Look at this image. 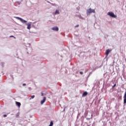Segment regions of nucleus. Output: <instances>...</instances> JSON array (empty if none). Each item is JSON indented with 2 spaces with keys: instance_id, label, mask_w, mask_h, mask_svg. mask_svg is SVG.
<instances>
[{
  "instance_id": "obj_1",
  "label": "nucleus",
  "mask_w": 126,
  "mask_h": 126,
  "mask_svg": "<svg viewBox=\"0 0 126 126\" xmlns=\"http://www.w3.org/2000/svg\"><path fill=\"white\" fill-rule=\"evenodd\" d=\"M91 13H95V10L90 8L87 10V14L90 15Z\"/></svg>"
},
{
  "instance_id": "obj_2",
  "label": "nucleus",
  "mask_w": 126,
  "mask_h": 126,
  "mask_svg": "<svg viewBox=\"0 0 126 126\" xmlns=\"http://www.w3.org/2000/svg\"><path fill=\"white\" fill-rule=\"evenodd\" d=\"M107 15H109L110 17H112V18H117V15H115L113 12H108Z\"/></svg>"
},
{
  "instance_id": "obj_3",
  "label": "nucleus",
  "mask_w": 126,
  "mask_h": 126,
  "mask_svg": "<svg viewBox=\"0 0 126 126\" xmlns=\"http://www.w3.org/2000/svg\"><path fill=\"white\" fill-rule=\"evenodd\" d=\"M17 19H18V20H20L21 22H22V23H27V21H26V20L23 19L22 18H20V17H17Z\"/></svg>"
},
{
  "instance_id": "obj_4",
  "label": "nucleus",
  "mask_w": 126,
  "mask_h": 126,
  "mask_svg": "<svg viewBox=\"0 0 126 126\" xmlns=\"http://www.w3.org/2000/svg\"><path fill=\"white\" fill-rule=\"evenodd\" d=\"M124 104H126V92H125L124 96Z\"/></svg>"
},
{
  "instance_id": "obj_5",
  "label": "nucleus",
  "mask_w": 126,
  "mask_h": 126,
  "mask_svg": "<svg viewBox=\"0 0 126 126\" xmlns=\"http://www.w3.org/2000/svg\"><path fill=\"white\" fill-rule=\"evenodd\" d=\"M52 30L54 31H58L59 30V28L58 27H53L52 28Z\"/></svg>"
},
{
  "instance_id": "obj_6",
  "label": "nucleus",
  "mask_w": 126,
  "mask_h": 126,
  "mask_svg": "<svg viewBox=\"0 0 126 126\" xmlns=\"http://www.w3.org/2000/svg\"><path fill=\"white\" fill-rule=\"evenodd\" d=\"M27 29H31V24H30V23H28L27 24Z\"/></svg>"
},
{
  "instance_id": "obj_7",
  "label": "nucleus",
  "mask_w": 126,
  "mask_h": 126,
  "mask_svg": "<svg viewBox=\"0 0 126 126\" xmlns=\"http://www.w3.org/2000/svg\"><path fill=\"white\" fill-rule=\"evenodd\" d=\"M46 101V97H43V99L41 101V104H44V103H45V102Z\"/></svg>"
},
{
  "instance_id": "obj_8",
  "label": "nucleus",
  "mask_w": 126,
  "mask_h": 126,
  "mask_svg": "<svg viewBox=\"0 0 126 126\" xmlns=\"http://www.w3.org/2000/svg\"><path fill=\"white\" fill-rule=\"evenodd\" d=\"M87 95H88V93H87V92H85L83 93L82 94V96L85 97V96H87Z\"/></svg>"
},
{
  "instance_id": "obj_9",
  "label": "nucleus",
  "mask_w": 126,
  "mask_h": 126,
  "mask_svg": "<svg viewBox=\"0 0 126 126\" xmlns=\"http://www.w3.org/2000/svg\"><path fill=\"white\" fill-rule=\"evenodd\" d=\"M111 52V50L107 49L106 50V52H105V54L106 55V56H108V55H109V53Z\"/></svg>"
},
{
  "instance_id": "obj_10",
  "label": "nucleus",
  "mask_w": 126,
  "mask_h": 126,
  "mask_svg": "<svg viewBox=\"0 0 126 126\" xmlns=\"http://www.w3.org/2000/svg\"><path fill=\"white\" fill-rule=\"evenodd\" d=\"M16 105H17V106L20 108V106H21V103H20V102L16 101Z\"/></svg>"
},
{
  "instance_id": "obj_11",
  "label": "nucleus",
  "mask_w": 126,
  "mask_h": 126,
  "mask_svg": "<svg viewBox=\"0 0 126 126\" xmlns=\"http://www.w3.org/2000/svg\"><path fill=\"white\" fill-rule=\"evenodd\" d=\"M60 14V12L59 11V10H56L55 13V14Z\"/></svg>"
},
{
  "instance_id": "obj_12",
  "label": "nucleus",
  "mask_w": 126,
  "mask_h": 126,
  "mask_svg": "<svg viewBox=\"0 0 126 126\" xmlns=\"http://www.w3.org/2000/svg\"><path fill=\"white\" fill-rule=\"evenodd\" d=\"M54 125V123H53V121H51L50 122V126H53Z\"/></svg>"
},
{
  "instance_id": "obj_13",
  "label": "nucleus",
  "mask_w": 126,
  "mask_h": 126,
  "mask_svg": "<svg viewBox=\"0 0 126 126\" xmlns=\"http://www.w3.org/2000/svg\"><path fill=\"white\" fill-rule=\"evenodd\" d=\"M34 98H35V95H32V96H31V98H30V100H31V99H34Z\"/></svg>"
},
{
  "instance_id": "obj_14",
  "label": "nucleus",
  "mask_w": 126,
  "mask_h": 126,
  "mask_svg": "<svg viewBox=\"0 0 126 126\" xmlns=\"http://www.w3.org/2000/svg\"><path fill=\"white\" fill-rule=\"evenodd\" d=\"M117 84H115L112 87V88H114V87H116Z\"/></svg>"
},
{
  "instance_id": "obj_15",
  "label": "nucleus",
  "mask_w": 126,
  "mask_h": 126,
  "mask_svg": "<svg viewBox=\"0 0 126 126\" xmlns=\"http://www.w3.org/2000/svg\"><path fill=\"white\" fill-rule=\"evenodd\" d=\"M7 115H6V114H4L3 115L4 118H5V117H7Z\"/></svg>"
},
{
  "instance_id": "obj_16",
  "label": "nucleus",
  "mask_w": 126,
  "mask_h": 126,
  "mask_svg": "<svg viewBox=\"0 0 126 126\" xmlns=\"http://www.w3.org/2000/svg\"><path fill=\"white\" fill-rule=\"evenodd\" d=\"M80 74H83V72L80 71Z\"/></svg>"
},
{
  "instance_id": "obj_17",
  "label": "nucleus",
  "mask_w": 126,
  "mask_h": 126,
  "mask_svg": "<svg viewBox=\"0 0 126 126\" xmlns=\"http://www.w3.org/2000/svg\"><path fill=\"white\" fill-rule=\"evenodd\" d=\"M79 27V25H76V26H75V28H76V27Z\"/></svg>"
},
{
  "instance_id": "obj_18",
  "label": "nucleus",
  "mask_w": 126,
  "mask_h": 126,
  "mask_svg": "<svg viewBox=\"0 0 126 126\" xmlns=\"http://www.w3.org/2000/svg\"><path fill=\"white\" fill-rule=\"evenodd\" d=\"M23 86H26V84H25V83L23 84Z\"/></svg>"
},
{
  "instance_id": "obj_19",
  "label": "nucleus",
  "mask_w": 126,
  "mask_h": 126,
  "mask_svg": "<svg viewBox=\"0 0 126 126\" xmlns=\"http://www.w3.org/2000/svg\"><path fill=\"white\" fill-rule=\"evenodd\" d=\"M41 96H44V94H43V93H41Z\"/></svg>"
},
{
  "instance_id": "obj_20",
  "label": "nucleus",
  "mask_w": 126,
  "mask_h": 126,
  "mask_svg": "<svg viewBox=\"0 0 126 126\" xmlns=\"http://www.w3.org/2000/svg\"><path fill=\"white\" fill-rule=\"evenodd\" d=\"M10 37H14V36L13 35H11Z\"/></svg>"
},
{
  "instance_id": "obj_21",
  "label": "nucleus",
  "mask_w": 126,
  "mask_h": 126,
  "mask_svg": "<svg viewBox=\"0 0 126 126\" xmlns=\"http://www.w3.org/2000/svg\"><path fill=\"white\" fill-rule=\"evenodd\" d=\"M91 117H93V115H91Z\"/></svg>"
}]
</instances>
